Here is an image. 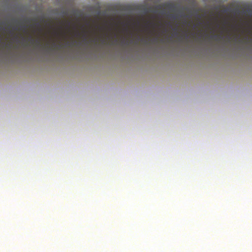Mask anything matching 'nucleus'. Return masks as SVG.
Listing matches in <instances>:
<instances>
[{
    "label": "nucleus",
    "instance_id": "nucleus-2",
    "mask_svg": "<svg viewBox=\"0 0 252 252\" xmlns=\"http://www.w3.org/2000/svg\"><path fill=\"white\" fill-rule=\"evenodd\" d=\"M36 42H37V43H39V40H37V41H36Z\"/></svg>",
    "mask_w": 252,
    "mask_h": 252
},
{
    "label": "nucleus",
    "instance_id": "nucleus-1",
    "mask_svg": "<svg viewBox=\"0 0 252 252\" xmlns=\"http://www.w3.org/2000/svg\"><path fill=\"white\" fill-rule=\"evenodd\" d=\"M29 40L32 43L34 42L33 39L31 36L29 38Z\"/></svg>",
    "mask_w": 252,
    "mask_h": 252
}]
</instances>
